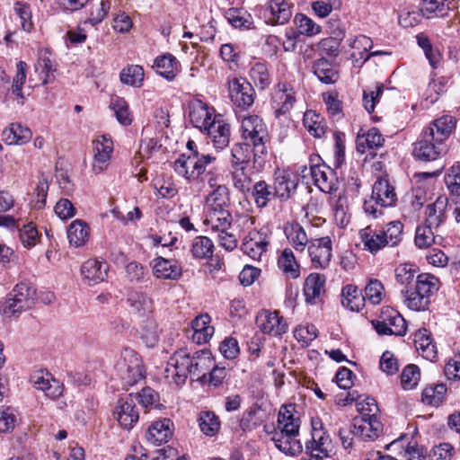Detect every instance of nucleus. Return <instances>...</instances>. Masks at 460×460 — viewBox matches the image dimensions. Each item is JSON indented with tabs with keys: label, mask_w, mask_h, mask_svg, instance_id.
I'll return each mask as SVG.
<instances>
[{
	"label": "nucleus",
	"mask_w": 460,
	"mask_h": 460,
	"mask_svg": "<svg viewBox=\"0 0 460 460\" xmlns=\"http://www.w3.org/2000/svg\"><path fill=\"white\" fill-rule=\"evenodd\" d=\"M213 359L208 350H200L190 356L187 349H181L167 361L164 377L168 383L176 385H184L189 376L199 380L213 367Z\"/></svg>",
	"instance_id": "nucleus-1"
},
{
	"label": "nucleus",
	"mask_w": 460,
	"mask_h": 460,
	"mask_svg": "<svg viewBox=\"0 0 460 460\" xmlns=\"http://www.w3.org/2000/svg\"><path fill=\"white\" fill-rule=\"evenodd\" d=\"M189 119L195 128L208 134L215 148L222 150L229 145L230 126L208 103L199 99L191 101Z\"/></svg>",
	"instance_id": "nucleus-2"
},
{
	"label": "nucleus",
	"mask_w": 460,
	"mask_h": 460,
	"mask_svg": "<svg viewBox=\"0 0 460 460\" xmlns=\"http://www.w3.org/2000/svg\"><path fill=\"white\" fill-rule=\"evenodd\" d=\"M242 137L253 146V166L262 168L268 157L266 143L269 141L268 129L262 119L257 115L243 117L241 120Z\"/></svg>",
	"instance_id": "nucleus-3"
},
{
	"label": "nucleus",
	"mask_w": 460,
	"mask_h": 460,
	"mask_svg": "<svg viewBox=\"0 0 460 460\" xmlns=\"http://www.w3.org/2000/svg\"><path fill=\"white\" fill-rule=\"evenodd\" d=\"M359 236L364 250L376 254L385 246L394 247L402 242L403 225L400 221H392L378 230L367 226L359 231Z\"/></svg>",
	"instance_id": "nucleus-4"
},
{
	"label": "nucleus",
	"mask_w": 460,
	"mask_h": 460,
	"mask_svg": "<svg viewBox=\"0 0 460 460\" xmlns=\"http://www.w3.org/2000/svg\"><path fill=\"white\" fill-rule=\"evenodd\" d=\"M438 290V279L429 273L417 276L412 287L402 290L404 304L413 311H424L429 304V296Z\"/></svg>",
	"instance_id": "nucleus-5"
},
{
	"label": "nucleus",
	"mask_w": 460,
	"mask_h": 460,
	"mask_svg": "<svg viewBox=\"0 0 460 460\" xmlns=\"http://www.w3.org/2000/svg\"><path fill=\"white\" fill-rule=\"evenodd\" d=\"M35 295L36 288L31 283L22 281L16 284L4 303V314L12 316L31 308L34 304Z\"/></svg>",
	"instance_id": "nucleus-6"
},
{
	"label": "nucleus",
	"mask_w": 460,
	"mask_h": 460,
	"mask_svg": "<svg viewBox=\"0 0 460 460\" xmlns=\"http://www.w3.org/2000/svg\"><path fill=\"white\" fill-rule=\"evenodd\" d=\"M117 369L125 386H132L145 376L140 356L129 348H126L121 352Z\"/></svg>",
	"instance_id": "nucleus-7"
},
{
	"label": "nucleus",
	"mask_w": 460,
	"mask_h": 460,
	"mask_svg": "<svg viewBox=\"0 0 460 460\" xmlns=\"http://www.w3.org/2000/svg\"><path fill=\"white\" fill-rule=\"evenodd\" d=\"M226 84L229 98L235 107L247 110L253 104L255 91L245 78L228 76Z\"/></svg>",
	"instance_id": "nucleus-8"
},
{
	"label": "nucleus",
	"mask_w": 460,
	"mask_h": 460,
	"mask_svg": "<svg viewBox=\"0 0 460 460\" xmlns=\"http://www.w3.org/2000/svg\"><path fill=\"white\" fill-rule=\"evenodd\" d=\"M332 451V440L330 436L323 429L319 420H312V439L305 443V452L315 460L327 457Z\"/></svg>",
	"instance_id": "nucleus-9"
},
{
	"label": "nucleus",
	"mask_w": 460,
	"mask_h": 460,
	"mask_svg": "<svg viewBox=\"0 0 460 460\" xmlns=\"http://www.w3.org/2000/svg\"><path fill=\"white\" fill-rule=\"evenodd\" d=\"M332 240L329 236L311 239L308 253L313 266L316 269L326 268L332 259Z\"/></svg>",
	"instance_id": "nucleus-10"
},
{
	"label": "nucleus",
	"mask_w": 460,
	"mask_h": 460,
	"mask_svg": "<svg viewBox=\"0 0 460 460\" xmlns=\"http://www.w3.org/2000/svg\"><path fill=\"white\" fill-rule=\"evenodd\" d=\"M444 151V144L435 141L432 129H426L422 139L415 144L413 155L421 161L436 160Z\"/></svg>",
	"instance_id": "nucleus-11"
},
{
	"label": "nucleus",
	"mask_w": 460,
	"mask_h": 460,
	"mask_svg": "<svg viewBox=\"0 0 460 460\" xmlns=\"http://www.w3.org/2000/svg\"><path fill=\"white\" fill-rule=\"evenodd\" d=\"M113 416L124 429H129L135 426L139 419V412L131 395L119 400L114 408Z\"/></svg>",
	"instance_id": "nucleus-12"
},
{
	"label": "nucleus",
	"mask_w": 460,
	"mask_h": 460,
	"mask_svg": "<svg viewBox=\"0 0 460 460\" xmlns=\"http://www.w3.org/2000/svg\"><path fill=\"white\" fill-rule=\"evenodd\" d=\"M256 323L263 333L272 336L282 335L288 330V324L278 312H261L256 317Z\"/></svg>",
	"instance_id": "nucleus-13"
},
{
	"label": "nucleus",
	"mask_w": 460,
	"mask_h": 460,
	"mask_svg": "<svg viewBox=\"0 0 460 460\" xmlns=\"http://www.w3.org/2000/svg\"><path fill=\"white\" fill-rule=\"evenodd\" d=\"M93 144L94 154L92 169L97 174L107 167L113 150V145L111 139L104 135L96 138Z\"/></svg>",
	"instance_id": "nucleus-14"
},
{
	"label": "nucleus",
	"mask_w": 460,
	"mask_h": 460,
	"mask_svg": "<svg viewBox=\"0 0 460 460\" xmlns=\"http://www.w3.org/2000/svg\"><path fill=\"white\" fill-rule=\"evenodd\" d=\"M270 242L261 231H251L242 243L243 252L253 261H261L266 252Z\"/></svg>",
	"instance_id": "nucleus-15"
},
{
	"label": "nucleus",
	"mask_w": 460,
	"mask_h": 460,
	"mask_svg": "<svg viewBox=\"0 0 460 460\" xmlns=\"http://www.w3.org/2000/svg\"><path fill=\"white\" fill-rule=\"evenodd\" d=\"M383 426L377 418L367 419L355 417L353 419V435L364 441H373L378 438Z\"/></svg>",
	"instance_id": "nucleus-16"
},
{
	"label": "nucleus",
	"mask_w": 460,
	"mask_h": 460,
	"mask_svg": "<svg viewBox=\"0 0 460 460\" xmlns=\"http://www.w3.org/2000/svg\"><path fill=\"white\" fill-rule=\"evenodd\" d=\"M447 198L444 196L438 197L435 202L427 206L424 224L430 227H434L436 232H440V228L447 217Z\"/></svg>",
	"instance_id": "nucleus-17"
},
{
	"label": "nucleus",
	"mask_w": 460,
	"mask_h": 460,
	"mask_svg": "<svg viewBox=\"0 0 460 460\" xmlns=\"http://www.w3.org/2000/svg\"><path fill=\"white\" fill-rule=\"evenodd\" d=\"M311 176L314 184L324 193H332L338 189V181L334 172L325 164L310 167Z\"/></svg>",
	"instance_id": "nucleus-18"
},
{
	"label": "nucleus",
	"mask_w": 460,
	"mask_h": 460,
	"mask_svg": "<svg viewBox=\"0 0 460 460\" xmlns=\"http://www.w3.org/2000/svg\"><path fill=\"white\" fill-rule=\"evenodd\" d=\"M296 102L295 92L285 83H279L272 95V107L277 117L288 113Z\"/></svg>",
	"instance_id": "nucleus-19"
},
{
	"label": "nucleus",
	"mask_w": 460,
	"mask_h": 460,
	"mask_svg": "<svg viewBox=\"0 0 460 460\" xmlns=\"http://www.w3.org/2000/svg\"><path fill=\"white\" fill-rule=\"evenodd\" d=\"M172 434L173 423L170 419H163L152 422L147 429L146 438L150 444L160 446L167 443Z\"/></svg>",
	"instance_id": "nucleus-20"
},
{
	"label": "nucleus",
	"mask_w": 460,
	"mask_h": 460,
	"mask_svg": "<svg viewBox=\"0 0 460 460\" xmlns=\"http://www.w3.org/2000/svg\"><path fill=\"white\" fill-rule=\"evenodd\" d=\"M297 187L296 176L286 171H277L274 176L273 192L282 201L291 198Z\"/></svg>",
	"instance_id": "nucleus-21"
},
{
	"label": "nucleus",
	"mask_w": 460,
	"mask_h": 460,
	"mask_svg": "<svg viewBox=\"0 0 460 460\" xmlns=\"http://www.w3.org/2000/svg\"><path fill=\"white\" fill-rule=\"evenodd\" d=\"M150 264L153 269V273L157 279L176 280L182 273L181 265L174 260L157 257L155 258Z\"/></svg>",
	"instance_id": "nucleus-22"
},
{
	"label": "nucleus",
	"mask_w": 460,
	"mask_h": 460,
	"mask_svg": "<svg viewBox=\"0 0 460 460\" xmlns=\"http://www.w3.org/2000/svg\"><path fill=\"white\" fill-rule=\"evenodd\" d=\"M371 197L376 199V204L380 205L381 208L391 207L397 200L394 188L385 178H378L375 181Z\"/></svg>",
	"instance_id": "nucleus-23"
},
{
	"label": "nucleus",
	"mask_w": 460,
	"mask_h": 460,
	"mask_svg": "<svg viewBox=\"0 0 460 460\" xmlns=\"http://www.w3.org/2000/svg\"><path fill=\"white\" fill-rule=\"evenodd\" d=\"M173 169L175 172L190 181L196 180L200 175V167L195 161V155L193 151L181 155L173 163Z\"/></svg>",
	"instance_id": "nucleus-24"
},
{
	"label": "nucleus",
	"mask_w": 460,
	"mask_h": 460,
	"mask_svg": "<svg viewBox=\"0 0 460 460\" xmlns=\"http://www.w3.org/2000/svg\"><path fill=\"white\" fill-rule=\"evenodd\" d=\"M325 277L319 273H311L307 276L304 283V296L305 302L310 305H315L321 300V296L324 291Z\"/></svg>",
	"instance_id": "nucleus-25"
},
{
	"label": "nucleus",
	"mask_w": 460,
	"mask_h": 460,
	"mask_svg": "<svg viewBox=\"0 0 460 460\" xmlns=\"http://www.w3.org/2000/svg\"><path fill=\"white\" fill-rule=\"evenodd\" d=\"M292 405L282 407L278 416V428L274 433H282L285 436H298L300 420L295 418Z\"/></svg>",
	"instance_id": "nucleus-26"
},
{
	"label": "nucleus",
	"mask_w": 460,
	"mask_h": 460,
	"mask_svg": "<svg viewBox=\"0 0 460 460\" xmlns=\"http://www.w3.org/2000/svg\"><path fill=\"white\" fill-rule=\"evenodd\" d=\"M109 270V265L105 261L96 259L86 261L81 267V273L90 285H95L105 279Z\"/></svg>",
	"instance_id": "nucleus-27"
},
{
	"label": "nucleus",
	"mask_w": 460,
	"mask_h": 460,
	"mask_svg": "<svg viewBox=\"0 0 460 460\" xmlns=\"http://www.w3.org/2000/svg\"><path fill=\"white\" fill-rule=\"evenodd\" d=\"M127 303L130 310L139 316H146L153 312V299L146 293L133 290L128 294Z\"/></svg>",
	"instance_id": "nucleus-28"
},
{
	"label": "nucleus",
	"mask_w": 460,
	"mask_h": 460,
	"mask_svg": "<svg viewBox=\"0 0 460 460\" xmlns=\"http://www.w3.org/2000/svg\"><path fill=\"white\" fill-rule=\"evenodd\" d=\"M291 15L290 4L285 0H271L265 10V16L272 24H284Z\"/></svg>",
	"instance_id": "nucleus-29"
},
{
	"label": "nucleus",
	"mask_w": 460,
	"mask_h": 460,
	"mask_svg": "<svg viewBox=\"0 0 460 460\" xmlns=\"http://www.w3.org/2000/svg\"><path fill=\"white\" fill-rule=\"evenodd\" d=\"M211 318L208 314H200L191 323L193 331L192 340L198 344L208 342L214 334V327L210 325Z\"/></svg>",
	"instance_id": "nucleus-30"
},
{
	"label": "nucleus",
	"mask_w": 460,
	"mask_h": 460,
	"mask_svg": "<svg viewBox=\"0 0 460 460\" xmlns=\"http://www.w3.org/2000/svg\"><path fill=\"white\" fill-rule=\"evenodd\" d=\"M341 304L352 312H359L366 304L362 291L355 285L348 284L341 289Z\"/></svg>",
	"instance_id": "nucleus-31"
},
{
	"label": "nucleus",
	"mask_w": 460,
	"mask_h": 460,
	"mask_svg": "<svg viewBox=\"0 0 460 460\" xmlns=\"http://www.w3.org/2000/svg\"><path fill=\"white\" fill-rule=\"evenodd\" d=\"M349 45L354 50L351 57L357 61L360 59L363 60V62H366L371 56L385 54L383 51L368 53L372 49L373 42L369 37L365 35H358L355 37V39L349 40Z\"/></svg>",
	"instance_id": "nucleus-32"
},
{
	"label": "nucleus",
	"mask_w": 460,
	"mask_h": 460,
	"mask_svg": "<svg viewBox=\"0 0 460 460\" xmlns=\"http://www.w3.org/2000/svg\"><path fill=\"white\" fill-rule=\"evenodd\" d=\"M67 239L69 243L75 247H81L84 245L90 236V227L88 225L81 220H74L67 228Z\"/></svg>",
	"instance_id": "nucleus-33"
},
{
	"label": "nucleus",
	"mask_w": 460,
	"mask_h": 460,
	"mask_svg": "<svg viewBox=\"0 0 460 460\" xmlns=\"http://www.w3.org/2000/svg\"><path fill=\"white\" fill-rule=\"evenodd\" d=\"M31 137V130L19 123H13L3 131V139L7 145H24Z\"/></svg>",
	"instance_id": "nucleus-34"
},
{
	"label": "nucleus",
	"mask_w": 460,
	"mask_h": 460,
	"mask_svg": "<svg viewBox=\"0 0 460 460\" xmlns=\"http://www.w3.org/2000/svg\"><path fill=\"white\" fill-rule=\"evenodd\" d=\"M297 436H285L282 433H273L271 440L274 442L275 447L282 453L288 456H296L303 450L302 444Z\"/></svg>",
	"instance_id": "nucleus-35"
},
{
	"label": "nucleus",
	"mask_w": 460,
	"mask_h": 460,
	"mask_svg": "<svg viewBox=\"0 0 460 460\" xmlns=\"http://www.w3.org/2000/svg\"><path fill=\"white\" fill-rule=\"evenodd\" d=\"M415 347L421 356L429 360L434 361L437 358V348L432 342L430 332L427 329L419 330L415 334Z\"/></svg>",
	"instance_id": "nucleus-36"
},
{
	"label": "nucleus",
	"mask_w": 460,
	"mask_h": 460,
	"mask_svg": "<svg viewBox=\"0 0 460 460\" xmlns=\"http://www.w3.org/2000/svg\"><path fill=\"white\" fill-rule=\"evenodd\" d=\"M155 71L168 81H172L179 67V62L176 58L170 53L157 57L154 65Z\"/></svg>",
	"instance_id": "nucleus-37"
},
{
	"label": "nucleus",
	"mask_w": 460,
	"mask_h": 460,
	"mask_svg": "<svg viewBox=\"0 0 460 460\" xmlns=\"http://www.w3.org/2000/svg\"><path fill=\"white\" fill-rule=\"evenodd\" d=\"M284 232L290 244L297 252H304L310 243L305 229L298 223L288 224Z\"/></svg>",
	"instance_id": "nucleus-38"
},
{
	"label": "nucleus",
	"mask_w": 460,
	"mask_h": 460,
	"mask_svg": "<svg viewBox=\"0 0 460 460\" xmlns=\"http://www.w3.org/2000/svg\"><path fill=\"white\" fill-rule=\"evenodd\" d=\"M56 66L49 58L48 50L41 51L35 65V74L41 84H47L55 78Z\"/></svg>",
	"instance_id": "nucleus-39"
},
{
	"label": "nucleus",
	"mask_w": 460,
	"mask_h": 460,
	"mask_svg": "<svg viewBox=\"0 0 460 460\" xmlns=\"http://www.w3.org/2000/svg\"><path fill=\"white\" fill-rule=\"evenodd\" d=\"M442 241L440 232H436L434 227L424 224L416 228L415 244L420 249L430 247L433 243H438Z\"/></svg>",
	"instance_id": "nucleus-40"
},
{
	"label": "nucleus",
	"mask_w": 460,
	"mask_h": 460,
	"mask_svg": "<svg viewBox=\"0 0 460 460\" xmlns=\"http://www.w3.org/2000/svg\"><path fill=\"white\" fill-rule=\"evenodd\" d=\"M314 74L323 84H334L339 79V74L334 66L325 58L314 61Z\"/></svg>",
	"instance_id": "nucleus-41"
},
{
	"label": "nucleus",
	"mask_w": 460,
	"mask_h": 460,
	"mask_svg": "<svg viewBox=\"0 0 460 460\" xmlns=\"http://www.w3.org/2000/svg\"><path fill=\"white\" fill-rule=\"evenodd\" d=\"M253 159V146L247 142L238 143L231 149V164L233 167H246Z\"/></svg>",
	"instance_id": "nucleus-42"
},
{
	"label": "nucleus",
	"mask_w": 460,
	"mask_h": 460,
	"mask_svg": "<svg viewBox=\"0 0 460 460\" xmlns=\"http://www.w3.org/2000/svg\"><path fill=\"white\" fill-rule=\"evenodd\" d=\"M385 138L376 128H372L365 134H358L357 150L360 153L365 152V148L376 149L383 146Z\"/></svg>",
	"instance_id": "nucleus-43"
},
{
	"label": "nucleus",
	"mask_w": 460,
	"mask_h": 460,
	"mask_svg": "<svg viewBox=\"0 0 460 460\" xmlns=\"http://www.w3.org/2000/svg\"><path fill=\"white\" fill-rule=\"evenodd\" d=\"M279 268L288 278L297 279L300 276V267L291 249L286 248L278 259Z\"/></svg>",
	"instance_id": "nucleus-44"
},
{
	"label": "nucleus",
	"mask_w": 460,
	"mask_h": 460,
	"mask_svg": "<svg viewBox=\"0 0 460 460\" xmlns=\"http://www.w3.org/2000/svg\"><path fill=\"white\" fill-rule=\"evenodd\" d=\"M455 120L451 116H443L438 119H435L432 124L427 129H432L433 136H435V141L442 143L446 140L453 128H455Z\"/></svg>",
	"instance_id": "nucleus-45"
},
{
	"label": "nucleus",
	"mask_w": 460,
	"mask_h": 460,
	"mask_svg": "<svg viewBox=\"0 0 460 460\" xmlns=\"http://www.w3.org/2000/svg\"><path fill=\"white\" fill-rule=\"evenodd\" d=\"M380 318L385 319L390 328V333L396 336H402L405 334L406 324L405 320L402 316L395 310L392 308L383 309Z\"/></svg>",
	"instance_id": "nucleus-46"
},
{
	"label": "nucleus",
	"mask_w": 460,
	"mask_h": 460,
	"mask_svg": "<svg viewBox=\"0 0 460 460\" xmlns=\"http://www.w3.org/2000/svg\"><path fill=\"white\" fill-rule=\"evenodd\" d=\"M198 421L201 432L208 437H214L220 430L221 423L219 418L213 411H201Z\"/></svg>",
	"instance_id": "nucleus-47"
},
{
	"label": "nucleus",
	"mask_w": 460,
	"mask_h": 460,
	"mask_svg": "<svg viewBox=\"0 0 460 460\" xmlns=\"http://www.w3.org/2000/svg\"><path fill=\"white\" fill-rule=\"evenodd\" d=\"M162 330L152 318L145 320L140 327V338L146 347L154 348L159 341Z\"/></svg>",
	"instance_id": "nucleus-48"
},
{
	"label": "nucleus",
	"mask_w": 460,
	"mask_h": 460,
	"mask_svg": "<svg viewBox=\"0 0 460 460\" xmlns=\"http://www.w3.org/2000/svg\"><path fill=\"white\" fill-rule=\"evenodd\" d=\"M303 123L305 128L314 137H321L326 131V126L320 114L314 111H307L304 114Z\"/></svg>",
	"instance_id": "nucleus-49"
},
{
	"label": "nucleus",
	"mask_w": 460,
	"mask_h": 460,
	"mask_svg": "<svg viewBox=\"0 0 460 460\" xmlns=\"http://www.w3.org/2000/svg\"><path fill=\"white\" fill-rule=\"evenodd\" d=\"M225 17L236 29H250L253 22L250 13L238 8H229L226 12Z\"/></svg>",
	"instance_id": "nucleus-50"
},
{
	"label": "nucleus",
	"mask_w": 460,
	"mask_h": 460,
	"mask_svg": "<svg viewBox=\"0 0 460 460\" xmlns=\"http://www.w3.org/2000/svg\"><path fill=\"white\" fill-rule=\"evenodd\" d=\"M111 8V3L108 0L92 2L89 17L83 22V25L94 26L99 24L106 17Z\"/></svg>",
	"instance_id": "nucleus-51"
},
{
	"label": "nucleus",
	"mask_w": 460,
	"mask_h": 460,
	"mask_svg": "<svg viewBox=\"0 0 460 460\" xmlns=\"http://www.w3.org/2000/svg\"><path fill=\"white\" fill-rule=\"evenodd\" d=\"M190 251L196 259H209L214 252V243L207 236H197L192 241Z\"/></svg>",
	"instance_id": "nucleus-52"
},
{
	"label": "nucleus",
	"mask_w": 460,
	"mask_h": 460,
	"mask_svg": "<svg viewBox=\"0 0 460 460\" xmlns=\"http://www.w3.org/2000/svg\"><path fill=\"white\" fill-rule=\"evenodd\" d=\"M252 197L258 208H265L275 198L272 187L264 181L256 182L252 189Z\"/></svg>",
	"instance_id": "nucleus-53"
},
{
	"label": "nucleus",
	"mask_w": 460,
	"mask_h": 460,
	"mask_svg": "<svg viewBox=\"0 0 460 460\" xmlns=\"http://www.w3.org/2000/svg\"><path fill=\"white\" fill-rule=\"evenodd\" d=\"M144 69L138 65H130L120 73V81L134 87H140L144 81Z\"/></svg>",
	"instance_id": "nucleus-54"
},
{
	"label": "nucleus",
	"mask_w": 460,
	"mask_h": 460,
	"mask_svg": "<svg viewBox=\"0 0 460 460\" xmlns=\"http://www.w3.org/2000/svg\"><path fill=\"white\" fill-rule=\"evenodd\" d=\"M396 281L405 286V288L412 287L415 284L414 279L417 273V267L411 263H402L395 268Z\"/></svg>",
	"instance_id": "nucleus-55"
},
{
	"label": "nucleus",
	"mask_w": 460,
	"mask_h": 460,
	"mask_svg": "<svg viewBox=\"0 0 460 460\" xmlns=\"http://www.w3.org/2000/svg\"><path fill=\"white\" fill-rule=\"evenodd\" d=\"M207 208H228L229 193L226 185H218L207 197Z\"/></svg>",
	"instance_id": "nucleus-56"
},
{
	"label": "nucleus",
	"mask_w": 460,
	"mask_h": 460,
	"mask_svg": "<svg viewBox=\"0 0 460 460\" xmlns=\"http://www.w3.org/2000/svg\"><path fill=\"white\" fill-rule=\"evenodd\" d=\"M447 393V386L444 384L427 386L422 392V401L430 405H438L442 402Z\"/></svg>",
	"instance_id": "nucleus-57"
},
{
	"label": "nucleus",
	"mask_w": 460,
	"mask_h": 460,
	"mask_svg": "<svg viewBox=\"0 0 460 460\" xmlns=\"http://www.w3.org/2000/svg\"><path fill=\"white\" fill-rule=\"evenodd\" d=\"M294 22L298 33L306 36H314L321 31V26L316 24L311 18L303 13L296 14Z\"/></svg>",
	"instance_id": "nucleus-58"
},
{
	"label": "nucleus",
	"mask_w": 460,
	"mask_h": 460,
	"mask_svg": "<svg viewBox=\"0 0 460 460\" xmlns=\"http://www.w3.org/2000/svg\"><path fill=\"white\" fill-rule=\"evenodd\" d=\"M384 92V85L376 84L374 86L368 87L363 92V105L368 113L374 111L376 103L378 102L380 96Z\"/></svg>",
	"instance_id": "nucleus-59"
},
{
	"label": "nucleus",
	"mask_w": 460,
	"mask_h": 460,
	"mask_svg": "<svg viewBox=\"0 0 460 460\" xmlns=\"http://www.w3.org/2000/svg\"><path fill=\"white\" fill-rule=\"evenodd\" d=\"M250 76L255 85L261 89H265L270 84V78L267 66L262 63H255L251 70Z\"/></svg>",
	"instance_id": "nucleus-60"
},
{
	"label": "nucleus",
	"mask_w": 460,
	"mask_h": 460,
	"mask_svg": "<svg viewBox=\"0 0 460 460\" xmlns=\"http://www.w3.org/2000/svg\"><path fill=\"white\" fill-rule=\"evenodd\" d=\"M447 9L445 0H424L420 11L423 16L429 19L433 16H445Z\"/></svg>",
	"instance_id": "nucleus-61"
},
{
	"label": "nucleus",
	"mask_w": 460,
	"mask_h": 460,
	"mask_svg": "<svg viewBox=\"0 0 460 460\" xmlns=\"http://www.w3.org/2000/svg\"><path fill=\"white\" fill-rule=\"evenodd\" d=\"M384 286L378 279H371L365 288V298L372 305H378L384 297Z\"/></svg>",
	"instance_id": "nucleus-62"
},
{
	"label": "nucleus",
	"mask_w": 460,
	"mask_h": 460,
	"mask_svg": "<svg viewBox=\"0 0 460 460\" xmlns=\"http://www.w3.org/2000/svg\"><path fill=\"white\" fill-rule=\"evenodd\" d=\"M420 378V368L416 365H408L401 375L402 385L404 389H412L417 385Z\"/></svg>",
	"instance_id": "nucleus-63"
},
{
	"label": "nucleus",
	"mask_w": 460,
	"mask_h": 460,
	"mask_svg": "<svg viewBox=\"0 0 460 460\" xmlns=\"http://www.w3.org/2000/svg\"><path fill=\"white\" fill-rule=\"evenodd\" d=\"M445 182L451 193L460 195V164L450 168L449 172L445 176Z\"/></svg>",
	"instance_id": "nucleus-64"
}]
</instances>
